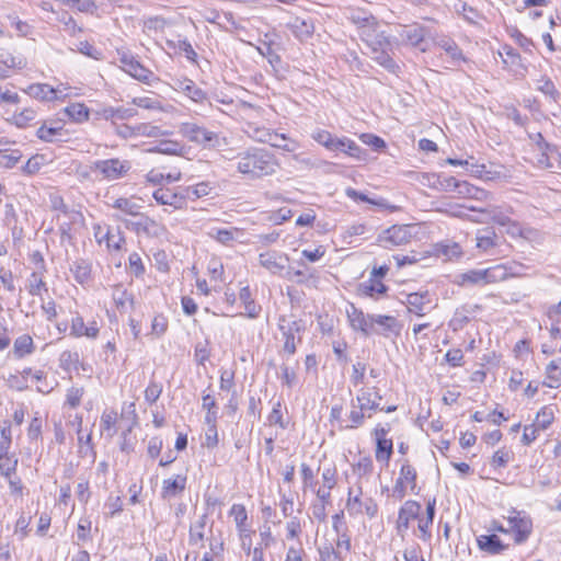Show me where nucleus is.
<instances>
[{
	"instance_id": "nucleus-1",
	"label": "nucleus",
	"mask_w": 561,
	"mask_h": 561,
	"mask_svg": "<svg viewBox=\"0 0 561 561\" xmlns=\"http://www.w3.org/2000/svg\"><path fill=\"white\" fill-rule=\"evenodd\" d=\"M236 171L245 180H260L273 175L277 168V159L271 151L250 147L237 153L233 158Z\"/></svg>"
},
{
	"instance_id": "nucleus-2",
	"label": "nucleus",
	"mask_w": 561,
	"mask_h": 561,
	"mask_svg": "<svg viewBox=\"0 0 561 561\" xmlns=\"http://www.w3.org/2000/svg\"><path fill=\"white\" fill-rule=\"evenodd\" d=\"M513 266L496 264L486 268H473L457 274L454 284L459 287H483L491 284L504 282L510 275H517Z\"/></svg>"
},
{
	"instance_id": "nucleus-3",
	"label": "nucleus",
	"mask_w": 561,
	"mask_h": 561,
	"mask_svg": "<svg viewBox=\"0 0 561 561\" xmlns=\"http://www.w3.org/2000/svg\"><path fill=\"white\" fill-rule=\"evenodd\" d=\"M381 394L376 387H362L354 400L350 412L351 424L347 428H357L363 425L365 417H371V412L383 410L380 408Z\"/></svg>"
},
{
	"instance_id": "nucleus-4",
	"label": "nucleus",
	"mask_w": 561,
	"mask_h": 561,
	"mask_svg": "<svg viewBox=\"0 0 561 561\" xmlns=\"http://www.w3.org/2000/svg\"><path fill=\"white\" fill-rule=\"evenodd\" d=\"M179 133L190 142H193L204 149H215L222 145V138L219 133L210 130L206 126L199 125L196 122L181 123L179 126Z\"/></svg>"
},
{
	"instance_id": "nucleus-5",
	"label": "nucleus",
	"mask_w": 561,
	"mask_h": 561,
	"mask_svg": "<svg viewBox=\"0 0 561 561\" xmlns=\"http://www.w3.org/2000/svg\"><path fill=\"white\" fill-rule=\"evenodd\" d=\"M130 169L131 164L129 161L118 158L96 160L91 165V170L100 174L101 178L106 181L119 180L124 178Z\"/></svg>"
},
{
	"instance_id": "nucleus-6",
	"label": "nucleus",
	"mask_w": 561,
	"mask_h": 561,
	"mask_svg": "<svg viewBox=\"0 0 561 561\" xmlns=\"http://www.w3.org/2000/svg\"><path fill=\"white\" fill-rule=\"evenodd\" d=\"M510 533L514 534V541L517 545L525 542L533 531V520L525 513L512 510L507 517Z\"/></svg>"
},
{
	"instance_id": "nucleus-7",
	"label": "nucleus",
	"mask_w": 561,
	"mask_h": 561,
	"mask_svg": "<svg viewBox=\"0 0 561 561\" xmlns=\"http://www.w3.org/2000/svg\"><path fill=\"white\" fill-rule=\"evenodd\" d=\"M278 329L284 340L282 355L288 358L296 353V334L302 331V322L300 320H288L286 317H280Z\"/></svg>"
},
{
	"instance_id": "nucleus-8",
	"label": "nucleus",
	"mask_w": 561,
	"mask_h": 561,
	"mask_svg": "<svg viewBox=\"0 0 561 561\" xmlns=\"http://www.w3.org/2000/svg\"><path fill=\"white\" fill-rule=\"evenodd\" d=\"M413 226L409 225H394L383 230L378 236L379 244L385 249H392L393 247H400L411 241Z\"/></svg>"
},
{
	"instance_id": "nucleus-9",
	"label": "nucleus",
	"mask_w": 561,
	"mask_h": 561,
	"mask_svg": "<svg viewBox=\"0 0 561 561\" xmlns=\"http://www.w3.org/2000/svg\"><path fill=\"white\" fill-rule=\"evenodd\" d=\"M346 511L351 516L367 515L368 518L373 519L378 515V504L370 497H359L354 495V489L350 488L347 491Z\"/></svg>"
},
{
	"instance_id": "nucleus-10",
	"label": "nucleus",
	"mask_w": 561,
	"mask_h": 561,
	"mask_svg": "<svg viewBox=\"0 0 561 561\" xmlns=\"http://www.w3.org/2000/svg\"><path fill=\"white\" fill-rule=\"evenodd\" d=\"M417 473L415 468L408 461L401 465L399 477L392 488V496L397 500H402L407 495L408 489L412 493L416 491Z\"/></svg>"
},
{
	"instance_id": "nucleus-11",
	"label": "nucleus",
	"mask_w": 561,
	"mask_h": 561,
	"mask_svg": "<svg viewBox=\"0 0 561 561\" xmlns=\"http://www.w3.org/2000/svg\"><path fill=\"white\" fill-rule=\"evenodd\" d=\"M182 191L183 186L172 188L160 186L153 191L152 197L159 205L168 206L171 210H181L187 206L185 194Z\"/></svg>"
},
{
	"instance_id": "nucleus-12",
	"label": "nucleus",
	"mask_w": 561,
	"mask_h": 561,
	"mask_svg": "<svg viewBox=\"0 0 561 561\" xmlns=\"http://www.w3.org/2000/svg\"><path fill=\"white\" fill-rule=\"evenodd\" d=\"M119 61L123 70L136 80L148 85L159 82V78L151 70L144 67L134 56L123 54Z\"/></svg>"
},
{
	"instance_id": "nucleus-13",
	"label": "nucleus",
	"mask_w": 561,
	"mask_h": 561,
	"mask_svg": "<svg viewBox=\"0 0 561 561\" xmlns=\"http://www.w3.org/2000/svg\"><path fill=\"white\" fill-rule=\"evenodd\" d=\"M371 39L374 44L367 45L373 50V59L376 60L381 67H383L388 71L396 73L399 69V66L386 50V48L390 46L388 38L383 35V33H376L375 36L371 37Z\"/></svg>"
},
{
	"instance_id": "nucleus-14",
	"label": "nucleus",
	"mask_w": 561,
	"mask_h": 561,
	"mask_svg": "<svg viewBox=\"0 0 561 561\" xmlns=\"http://www.w3.org/2000/svg\"><path fill=\"white\" fill-rule=\"evenodd\" d=\"M346 18L360 28V37L367 44H374L371 37L374 34V25L376 24L375 18L367 11L358 8H348L346 10Z\"/></svg>"
},
{
	"instance_id": "nucleus-15",
	"label": "nucleus",
	"mask_w": 561,
	"mask_h": 561,
	"mask_svg": "<svg viewBox=\"0 0 561 561\" xmlns=\"http://www.w3.org/2000/svg\"><path fill=\"white\" fill-rule=\"evenodd\" d=\"M289 257L287 254L271 250L259 255V263L272 275L284 277L288 268Z\"/></svg>"
},
{
	"instance_id": "nucleus-16",
	"label": "nucleus",
	"mask_w": 561,
	"mask_h": 561,
	"mask_svg": "<svg viewBox=\"0 0 561 561\" xmlns=\"http://www.w3.org/2000/svg\"><path fill=\"white\" fill-rule=\"evenodd\" d=\"M389 428L377 425L374 430V437L376 439L375 457L379 462L388 465L393 453L392 439L387 438Z\"/></svg>"
},
{
	"instance_id": "nucleus-17",
	"label": "nucleus",
	"mask_w": 561,
	"mask_h": 561,
	"mask_svg": "<svg viewBox=\"0 0 561 561\" xmlns=\"http://www.w3.org/2000/svg\"><path fill=\"white\" fill-rule=\"evenodd\" d=\"M94 238L98 243L105 242V245L108 250L118 251L122 248V244L125 242V238L122 231L117 229H111L102 227L101 225L93 226Z\"/></svg>"
},
{
	"instance_id": "nucleus-18",
	"label": "nucleus",
	"mask_w": 561,
	"mask_h": 561,
	"mask_svg": "<svg viewBox=\"0 0 561 561\" xmlns=\"http://www.w3.org/2000/svg\"><path fill=\"white\" fill-rule=\"evenodd\" d=\"M347 318L353 330L360 331L364 335L368 336L375 331L374 314H365L362 310L357 309L354 305L347 309Z\"/></svg>"
},
{
	"instance_id": "nucleus-19",
	"label": "nucleus",
	"mask_w": 561,
	"mask_h": 561,
	"mask_svg": "<svg viewBox=\"0 0 561 561\" xmlns=\"http://www.w3.org/2000/svg\"><path fill=\"white\" fill-rule=\"evenodd\" d=\"M421 512V505L413 500L407 501L402 507L399 510L398 520H397V531L402 537L404 533L409 529L410 520L419 518Z\"/></svg>"
},
{
	"instance_id": "nucleus-20",
	"label": "nucleus",
	"mask_w": 561,
	"mask_h": 561,
	"mask_svg": "<svg viewBox=\"0 0 561 561\" xmlns=\"http://www.w3.org/2000/svg\"><path fill=\"white\" fill-rule=\"evenodd\" d=\"M100 328L96 321H91L85 324L83 318L77 312L70 322V335L79 339L85 336L88 339H96L99 336Z\"/></svg>"
},
{
	"instance_id": "nucleus-21",
	"label": "nucleus",
	"mask_w": 561,
	"mask_h": 561,
	"mask_svg": "<svg viewBox=\"0 0 561 561\" xmlns=\"http://www.w3.org/2000/svg\"><path fill=\"white\" fill-rule=\"evenodd\" d=\"M405 305L410 313L422 317L431 309V295L427 290L408 294Z\"/></svg>"
},
{
	"instance_id": "nucleus-22",
	"label": "nucleus",
	"mask_w": 561,
	"mask_h": 561,
	"mask_svg": "<svg viewBox=\"0 0 561 561\" xmlns=\"http://www.w3.org/2000/svg\"><path fill=\"white\" fill-rule=\"evenodd\" d=\"M64 90L65 89H61L60 87L53 88L47 83H34V84H31L25 90V92L30 96L41 100V101H54V100L65 98L67 95L66 93H64Z\"/></svg>"
},
{
	"instance_id": "nucleus-23",
	"label": "nucleus",
	"mask_w": 561,
	"mask_h": 561,
	"mask_svg": "<svg viewBox=\"0 0 561 561\" xmlns=\"http://www.w3.org/2000/svg\"><path fill=\"white\" fill-rule=\"evenodd\" d=\"M444 186L448 191L457 190L459 194L467 195L469 197H473L477 199L488 198L489 193L480 190L478 187L472 186L468 182H460L454 176H449L444 180Z\"/></svg>"
},
{
	"instance_id": "nucleus-24",
	"label": "nucleus",
	"mask_w": 561,
	"mask_h": 561,
	"mask_svg": "<svg viewBox=\"0 0 561 561\" xmlns=\"http://www.w3.org/2000/svg\"><path fill=\"white\" fill-rule=\"evenodd\" d=\"M374 328L373 334H380L388 337L390 334L399 335L401 325L397 318L386 314H374Z\"/></svg>"
},
{
	"instance_id": "nucleus-25",
	"label": "nucleus",
	"mask_w": 561,
	"mask_h": 561,
	"mask_svg": "<svg viewBox=\"0 0 561 561\" xmlns=\"http://www.w3.org/2000/svg\"><path fill=\"white\" fill-rule=\"evenodd\" d=\"M287 28L291 31L294 36L300 41L305 42L308 41L314 32V25L310 18L304 19V18H293L287 24Z\"/></svg>"
},
{
	"instance_id": "nucleus-26",
	"label": "nucleus",
	"mask_w": 561,
	"mask_h": 561,
	"mask_svg": "<svg viewBox=\"0 0 561 561\" xmlns=\"http://www.w3.org/2000/svg\"><path fill=\"white\" fill-rule=\"evenodd\" d=\"M34 259L41 263L42 271L33 272L26 280V289L32 296H41L42 291H47L46 283L44 282V259L41 254H35Z\"/></svg>"
},
{
	"instance_id": "nucleus-27",
	"label": "nucleus",
	"mask_w": 561,
	"mask_h": 561,
	"mask_svg": "<svg viewBox=\"0 0 561 561\" xmlns=\"http://www.w3.org/2000/svg\"><path fill=\"white\" fill-rule=\"evenodd\" d=\"M187 478L183 474H176L172 478L164 479L162 483L161 496L163 499H172L184 492Z\"/></svg>"
},
{
	"instance_id": "nucleus-28",
	"label": "nucleus",
	"mask_w": 561,
	"mask_h": 561,
	"mask_svg": "<svg viewBox=\"0 0 561 561\" xmlns=\"http://www.w3.org/2000/svg\"><path fill=\"white\" fill-rule=\"evenodd\" d=\"M13 145L7 139H0V165L8 169L13 168L22 158V152L12 148Z\"/></svg>"
},
{
	"instance_id": "nucleus-29",
	"label": "nucleus",
	"mask_w": 561,
	"mask_h": 561,
	"mask_svg": "<svg viewBox=\"0 0 561 561\" xmlns=\"http://www.w3.org/2000/svg\"><path fill=\"white\" fill-rule=\"evenodd\" d=\"M477 543L480 550L489 554H499L507 549L496 535H480L477 537Z\"/></svg>"
},
{
	"instance_id": "nucleus-30",
	"label": "nucleus",
	"mask_w": 561,
	"mask_h": 561,
	"mask_svg": "<svg viewBox=\"0 0 561 561\" xmlns=\"http://www.w3.org/2000/svg\"><path fill=\"white\" fill-rule=\"evenodd\" d=\"M207 515L199 516L190 527L188 543L191 546L204 547L206 537Z\"/></svg>"
},
{
	"instance_id": "nucleus-31",
	"label": "nucleus",
	"mask_w": 561,
	"mask_h": 561,
	"mask_svg": "<svg viewBox=\"0 0 561 561\" xmlns=\"http://www.w3.org/2000/svg\"><path fill=\"white\" fill-rule=\"evenodd\" d=\"M176 89L183 92L195 103H203L207 100V94L191 79L178 80Z\"/></svg>"
},
{
	"instance_id": "nucleus-32",
	"label": "nucleus",
	"mask_w": 561,
	"mask_h": 561,
	"mask_svg": "<svg viewBox=\"0 0 561 561\" xmlns=\"http://www.w3.org/2000/svg\"><path fill=\"white\" fill-rule=\"evenodd\" d=\"M285 278L296 282L297 284H304L307 286L316 287L318 283V276L314 271H310V268L306 267L305 270H291L287 268L285 273Z\"/></svg>"
},
{
	"instance_id": "nucleus-33",
	"label": "nucleus",
	"mask_w": 561,
	"mask_h": 561,
	"mask_svg": "<svg viewBox=\"0 0 561 561\" xmlns=\"http://www.w3.org/2000/svg\"><path fill=\"white\" fill-rule=\"evenodd\" d=\"M400 38L412 46H419L425 37V28L419 24L402 26Z\"/></svg>"
},
{
	"instance_id": "nucleus-34",
	"label": "nucleus",
	"mask_w": 561,
	"mask_h": 561,
	"mask_svg": "<svg viewBox=\"0 0 561 561\" xmlns=\"http://www.w3.org/2000/svg\"><path fill=\"white\" fill-rule=\"evenodd\" d=\"M149 152H157L171 156H181L185 151V146L178 140H162L158 145L148 149Z\"/></svg>"
},
{
	"instance_id": "nucleus-35",
	"label": "nucleus",
	"mask_w": 561,
	"mask_h": 561,
	"mask_svg": "<svg viewBox=\"0 0 561 561\" xmlns=\"http://www.w3.org/2000/svg\"><path fill=\"white\" fill-rule=\"evenodd\" d=\"M214 186L210 182L204 181L199 182L195 185L183 186V191L185 194L186 203L188 201L194 202L201 197L207 196L211 193Z\"/></svg>"
},
{
	"instance_id": "nucleus-36",
	"label": "nucleus",
	"mask_w": 561,
	"mask_h": 561,
	"mask_svg": "<svg viewBox=\"0 0 561 561\" xmlns=\"http://www.w3.org/2000/svg\"><path fill=\"white\" fill-rule=\"evenodd\" d=\"M239 299L244 306L245 316L250 319H255L260 316L262 307L256 305L251 297L249 286H244L239 291Z\"/></svg>"
},
{
	"instance_id": "nucleus-37",
	"label": "nucleus",
	"mask_w": 561,
	"mask_h": 561,
	"mask_svg": "<svg viewBox=\"0 0 561 561\" xmlns=\"http://www.w3.org/2000/svg\"><path fill=\"white\" fill-rule=\"evenodd\" d=\"M476 240V247L479 250L489 252L497 245L499 237L492 229L486 228L478 231Z\"/></svg>"
},
{
	"instance_id": "nucleus-38",
	"label": "nucleus",
	"mask_w": 561,
	"mask_h": 561,
	"mask_svg": "<svg viewBox=\"0 0 561 561\" xmlns=\"http://www.w3.org/2000/svg\"><path fill=\"white\" fill-rule=\"evenodd\" d=\"M360 290L364 295L378 299L387 293L388 287L380 279L369 277L367 282L360 284Z\"/></svg>"
},
{
	"instance_id": "nucleus-39",
	"label": "nucleus",
	"mask_w": 561,
	"mask_h": 561,
	"mask_svg": "<svg viewBox=\"0 0 561 561\" xmlns=\"http://www.w3.org/2000/svg\"><path fill=\"white\" fill-rule=\"evenodd\" d=\"M34 352V342L28 334H23L15 339L13 354L16 358H23Z\"/></svg>"
},
{
	"instance_id": "nucleus-40",
	"label": "nucleus",
	"mask_w": 561,
	"mask_h": 561,
	"mask_svg": "<svg viewBox=\"0 0 561 561\" xmlns=\"http://www.w3.org/2000/svg\"><path fill=\"white\" fill-rule=\"evenodd\" d=\"M0 64L3 65L8 71L9 69L21 70L26 67V59L23 56H14L9 50L0 49Z\"/></svg>"
},
{
	"instance_id": "nucleus-41",
	"label": "nucleus",
	"mask_w": 561,
	"mask_h": 561,
	"mask_svg": "<svg viewBox=\"0 0 561 561\" xmlns=\"http://www.w3.org/2000/svg\"><path fill=\"white\" fill-rule=\"evenodd\" d=\"M247 135L254 141L267 144L271 141L272 129L260 126L255 123H249L245 128Z\"/></svg>"
},
{
	"instance_id": "nucleus-42",
	"label": "nucleus",
	"mask_w": 561,
	"mask_h": 561,
	"mask_svg": "<svg viewBox=\"0 0 561 561\" xmlns=\"http://www.w3.org/2000/svg\"><path fill=\"white\" fill-rule=\"evenodd\" d=\"M136 115H137V110L134 107H123V106L112 107V106H110V107H106L103 110V117L105 119L124 121V119H129Z\"/></svg>"
},
{
	"instance_id": "nucleus-43",
	"label": "nucleus",
	"mask_w": 561,
	"mask_h": 561,
	"mask_svg": "<svg viewBox=\"0 0 561 561\" xmlns=\"http://www.w3.org/2000/svg\"><path fill=\"white\" fill-rule=\"evenodd\" d=\"M112 207L133 217L139 216V210L141 208V206L138 205L133 198L127 197L116 198L112 204Z\"/></svg>"
},
{
	"instance_id": "nucleus-44",
	"label": "nucleus",
	"mask_w": 561,
	"mask_h": 561,
	"mask_svg": "<svg viewBox=\"0 0 561 561\" xmlns=\"http://www.w3.org/2000/svg\"><path fill=\"white\" fill-rule=\"evenodd\" d=\"M435 505L436 500H430L426 505V517H422L419 519V529L422 533L423 538L430 537V527L433 524L435 516Z\"/></svg>"
},
{
	"instance_id": "nucleus-45",
	"label": "nucleus",
	"mask_w": 561,
	"mask_h": 561,
	"mask_svg": "<svg viewBox=\"0 0 561 561\" xmlns=\"http://www.w3.org/2000/svg\"><path fill=\"white\" fill-rule=\"evenodd\" d=\"M57 21L62 25V31L70 36H77L82 32V27L76 23L67 11L57 13Z\"/></svg>"
},
{
	"instance_id": "nucleus-46",
	"label": "nucleus",
	"mask_w": 561,
	"mask_h": 561,
	"mask_svg": "<svg viewBox=\"0 0 561 561\" xmlns=\"http://www.w3.org/2000/svg\"><path fill=\"white\" fill-rule=\"evenodd\" d=\"M65 114L76 123H82L89 118V110L82 103H72L65 108Z\"/></svg>"
},
{
	"instance_id": "nucleus-47",
	"label": "nucleus",
	"mask_w": 561,
	"mask_h": 561,
	"mask_svg": "<svg viewBox=\"0 0 561 561\" xmlns=\"http://www.w3.org/2000/svg\"><path fill=\"white\" fill-rule=\"evenodd\" d=\"M229 516H231L234 520L238 533H241L242 529H249L248 527V513L242 504H233L229 511Z\"/></svg>"
},
{
	"instance_id": "nucleus-48",
	"label": "nucleus",
	"mask_w": 561,
	"mask_h": 561,
	"mask_svg": "<svg viewBox=\"0 0 561 561\" xmlns=\"http://www.w3.org/2000/svg\"><path fill=\"white\" fill-rule=\"evenodd\" d=\"M71 271L73 273L75 279L79 284H85L91 276V266L90 264L84 260H78L73 263Z\"/></svg>"
},
{
	"instance_id": "nucleus-49",
	"label": "nucleus",
	"mask_w": 561,
	"mask_h": 561,
	"mask_svg": "<svg viewBox=\"0 0 561 561\" xmlns=\"http://www.w3.org/2000/svg\"><path fill=\"white\" fill-rule=\"evenodd\" d=\"M319 561H344L341 551H336L331 542H323L318 547Z\"/></svg>"
},
{
	"instance_id": "nucleus-50",
	"label": "nucleus",
	"mask_w": 561,
	"mask_h": 561,
	"mask_svg": "<svg viewBox=\"0 0 561 561\" xmlns=\"http://www.w3.org/2000/svg\"><path fill=\"white\" fill-rule=\"evenodd\" d=\"M238 229H222V228H213L208 236L221 244L228 245L236 239V234L238 233Z\"/></svg>"
},
{
	"instance_id": "nucleus-51",
	"label": "nucleus",
	"mask_w": 561,
	"mask_h": 561,
	"mask_svg": "<svg viewBox=\"0 0 561 561\" xmlns=\"http://www.w3.org/2000/svg\"><path fill=\"white\" fill-rule=\"evenodd\" d=\"M117 413L114 410H105L101 415L100 427L102 432H107L110 437L116 433Z\"/></svg>"
},
{
	"instance_id": "nucleus-52",
	"label": "nucleus",
	"mask_w": 561,
	"mask_h": 561,
	"mask_svg": "<svg viewBox=\"0 0 561 561\" xmlns=\"http://www.w3.org/2000/svg\"><path fill=\"white\" fill-rule=\"evenodd\" d=\"M19 459L15 454L0 458V474L4 478L14 477L16 473Z\"/></svg>"
},
{
	"instance_id": "nucleus-53",
	"label": "nucleus",
	"mask_w": 561,
	"mask_h": 561,
	"mask_svg": "<svg viewBox=\"0 0 561 561\" xmlns=\"http://www.w3.org/2000/svg\"><path fill=\"white\" fill-rule=\"evenodd\" d=\"M554 413L550 407H543L537 413L536 420L533 423L540 431H546L553 422Z\"/></svg>"
},
{
	"instance_id": "nucleus-54",
	"label": "nucleus",
	"mask_w": 561,
	"mask_h": 561,
	"mask_svg": "<svg viewBox=\"0 0 561 561\" xmlns=\"http://www.w3.org/2000/svg\"><path fill=\"white\" fill-rule=\"evenodd\" d=\"M139 219L137 221L134 220H126L125 225L127 228H133L136 232H149L151 228L157 227V222L153 219H150L149 217L144 216L139 213V216H137Z\"/></svg>"
},
{
	"instance_id": "nucleus-55",
	"label": "nucleus",
	"mask_w": 561,
	"mask_h": 561,
	"mask_svg": "<svg viewBox=\"0 0 561 561\" xmlns=\"http://www.w3.org/2000/svg\"><path fill=\"white\" fill-rule=\"evenodd\" d=\"M480 213L484 216L483 219L471 218V220L476 222H484L488 219H491L501 226H506L510 222V218L501 213H497L496 208L494 207L481 209Z\"/></svg>"
},
{
	"instance_id": "nucleus-56",
	"label": "nucleus",
	"mask_w": 561,
	"mask_h": 561,
	"mask_svg": "<svg viewBox=\"0 0 561 561\" xmlns=\"http://www.w3.org/2000/svg\"><path fill=\"white\" fill-rule=\"evenodd\" d=\"M546 376L550 380L548 387H557L561 379V358L553 359L547 365Z\"/></svg>"
},
{
	"instance_id": "nucleus-57",
	"label": "nucleus",
	"mask_w": 561,
	"mask_h": 561,
	"mask_svg": "<svg viewBox=\"0 0 561 561\" xmlns=\"http://www.w3.org/2000/svg\"><path fill=\"white\" fill-rule=\"evenodd\" d=\"M91 525L92 523L88 517H82L79 519L77 526V541H75L76 545L80 546L81 543L91 540Z\"/></svg>"
},
{
	"instance_id": "nucleus-58",
	"label": "nucleus",
	"mask_w": 561,
	"mask_h": 561,
	"mask_svg": "<svg viewBox=\"0 0 561 561\" xmlns=\"http://www.w3.org/2000/svg\"><path fill=\"white\" fill-rule=\"evenodd\" d=\"M134 130L136 131V137L142 136V137H154L156 138V137H160V136H163L167 134L159 126H154L149 123L136 124Z\"/></svg>"
},
{
	"instance_id": "nucleus-59",
	"label": "nucleus",
	"mask_w": 561,
	"mask_h": 561,
	"mask_svg": "<svg viewBox=\"0 0 561 561\" xmlns=\"http://www.w3.org/2000/svg\"><path fill=\"white\" fill-rule=\"evenodd\" d=\"M353 472L359 478L369 477L374 469V463L370 457H362L353 466Z\"/></svg>"
},
{
	"instance_id": "nucleus-60",
	"label": "nucleus",
	"mask_w": 561,
	"mask_h": 561,
	"mask_svg": "<svg viewBox=\"0 0 561 561\" xmlns=\"http://www.w3.org/2000/svg\"><path fill=\"white\" fill-rule=\"evenodd\" d=\"M471 160H473L471 158ZM465 167L467 168V171L480 179L485 180H492L493 175H491V172L486 170V167L484 164H480L476 161L465 160Z\"/></svg>"
},
{
	"instance_id": "nucleus-61",
	"label": "nucleus",
	"mask_w": 561,
	"mask_h": 561,
	"mask_svg": "<svg viewBox=\"0 0 561 561\" xmlns=\"http://www.w3.org/2000/svg\"><path fill=\"white\" fill-rule=\"evenodd\" d=\"M268 145L275 148H279L286 151H294L296 149V146L294 142L291 145L288 144V138L285 134H278L274 130H272L271 134V141H268Z\"/></svg>"
},
{
	"instance_id": "nucleus-62",
	"label": "nucleus",
	"mask_w": 561,
	"mask_h": 561,
	"mask_svg": "<svg viewBox=\"0 0 561 561\" xmlns=\"http://www.w3.org/2000/svg\"><path fill=\"white\" fill-rule=\"evenodd\" d=\"M131 104L145 110H163L161 102L157 98L137 96L131 100Z\"/></svg>"
},
{
	"instance_id": "nucleus-63",
	"label": "nucleus",
	"mask_w": 561,
	"mask_h": 561,
	"mask_svg": "<svg viewBox=\"0 0 561 561\" xmlns=\"http://www.w3.org/2000/svg\"><path fill=\"white\" fill-rule=\"evenodd\" d=\"M345 154L358 161H367L368 159L367 151L362 149L354 140L350 138H347Z\"/></svg>"
},
{
	"instance_id": "nucleus-64",
	"label": "nucleus",
	"mask_w": 561,
	"mask_h": 561,
	"mask_svg": "<svg viewBox=\"0 0 561 561\" xmlns=\"http://www.w3.org/2000/svg\"><path fill=\"white\" fill-rule=\"evenodd\" d=\"M537 89L553 101H556L560 95L554 83L549 78L540 79L538 81Z\"/></svg>"
}]
</instances>
